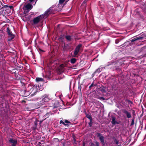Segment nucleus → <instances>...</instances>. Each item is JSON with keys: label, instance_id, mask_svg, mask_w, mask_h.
Wrapping results in <instances>:
<instances>
[{"label": "nucleus", "instance_id": "43", "mask_svg": "<svg viewBox=\"0 0 146 146\" xmlns=\"http://www.w3.org/2000/svg\"><path fill=\"white\" fill-rule=\"evenodd\" d=\"M8 7V6L7 5H4V6H3V7Z\"/></svg>", "mask_w": 146, "mask_h": 146}, {"label": "nucleus", "instance_id": "12", "mask_svg": "<svg viewBox=\"0 0 146 146\" xmlns=\"http://www.w3.org/2000/svg\"><path fill=\"white\" fill-rule=\"evenodd\" d=\"M104 137L103 136L100 137L99 138L100 140L103 145H105L104 141Z\"/></svg>", "mask_w": 146, "mask_h": 146}, {"label": "nucleus", "instance_id": "15", "mask_svg": "<svg viewBox=\"0 0 146 146\" xmlns=\"http://www.w3.org/2000/svg\"><path fill=\"white\" fill-rule=\"evenodd\" d=\"M6 31L7 32L8 35L9 36L12 35V32L10 30V29L9 27H8L6 29Z\"/></svg>", "mask_w": 146, "mask_h": 146}, {"label": "nucleus", "instance_id": "41", "mask_svg": "<svg viewBox=\"0 0 146 146\" xmlns=\"http://www.w3.org/2000/svg\"><path fill=\"white\" fill-rule=\"evenodd\" d=\"M8 7L10 9H12L13 8V6H8Z\"/></svg>", "mask_w": 146, "mask_h": 146}, {"label": "nucleus", "instance_id": "49", "mask_svg": "<svg viewBox=\"0 0 146 146\" xmlns=\"http://www.w3.org/2000/svg\"><path fill=\"white\" fill-rule=\"evenodd\" d=\"M44 120H41V121H40V123H41Z\"/></svg>", "mask_w": 146, "mask_h": 146}, {"label": "nucleus", "instance_id": "33", "mask_svg": "<svg viewBox=\"0 0 146 146\" xmlns=\"http://www.w3.org/2000/svg\"><path fill=\"white\" fill-rule=\"evenodd\" d=\"M59 67L61 68H63L64 67V64H61Z\"/></svg>", "mask_w": 146, "mask_h": 146}, {"label": "nucleus", "instance_id": "17", "mask_svg": "<svg viewBox=\"0 0 146 146\" xmlns=\"http://www.w3.org/2000/svg\"><path fill=\"white\" fill-rule=\"evenodd\" d=\"M102 68H99L98 69H97L94 72V74H96V73H100L102 71Z\"/></svg>", "mask_w": 146, "mask_h": 146}, {"label": "nucleus", "instance_id": "42", "mask_svg": "<svg viewBox=\"0 0 146 146\" xmlns=\"http://www.w3.org/2000/svg\"><path fill=\"white\" fill-rule=\"evenodd\" d=\"M62 146H65V143L64 142L63 143L62 142Z\"/></svg>", "mask_w": 146, "mask_h": 146}, {"label": "nucleus", "instance_id": "54", "mask_svg": "<svg viewBox=\"0 0 146 146\" xmlns=\"http://www.w3.org/2000/svg\"><path fill=\"white\" fill-rule=\"evenodd\" d=\"M92 145H94V144H93V143L92 144Z\"/></svg>", "mask_w": 146, "mask_h": 146}, {"label": "nucleus", "instance_id": "37", "mask_svg": "<svg viewBox=\"0 0 146 146\" xmlns=\"http://www.w3.org/2000/svg\"><path fill=\"white\" fill-rule=\"evenodd\" d=\"M132 113L133 115H135V110H133L132 111Z\"/></svg>", "mask_w": 146, "mask_h": 146}, {"label": "nucleus", "instance_id": "45", "mask_svg": "<svg viewBox=\"0 0 146 146\" xmlns=\"http://www.w3.org/2000/svg\"><path fill=\"white\" fill-rule=\"evenodd\" d=\"M63 39V38L62 37H61L59 38V40H60V39L62 40Z\"/></svg>", "mask_w": 146, "mask_h": 146}, {"label": "nucleus", "instance_id": "36", "mask_svg": "<svg viewBox=\"0 0 146 146\" xmlns=\"http://www.w3.org/2000/svg\"><path fill=\"white\" fill-rule=\"evenodd\" d=\"M19 69V70H22L23 69V66H18L17 67Z\"/></svg>", "mask_w": 146, "mask_h": 146}, {"label": "nucleus", "instance_id": "11", "mask_svg": "<svg viewBox=\"0 0 146 146\" xmlns=\"http://www.w3.org/2000/svg\"><path fill=\"white\" fill-rule=\"evenodd\" d=\"M33 7L32 5L30 4H28L25 6V7L28 10H30L32 9Z\"/></svg>", "mask_w": 146, "mask_h": 146}, {"label": "nucleus", "instance_id": "21", "mask_svg": "<svg viewBox=\"0 0 146 146\" xmlns=\"http://www.w3.org/2000/svg\"><path fill=\"white\" fill-rule=\"evenodd\" d=\"M100 90L103 93L106 92V91L104 89V87H103V88L100 87Z\"/></svg>", "mask_w": 146, "mask_h": 146}, {"label": "nucleus", "instance_id": "31", "mask_svg": "<svg viewBox=\"0 0 146 146\" xmlns=\"http://www.w3.org/2000/svg\"><path fill=\"white\" fill-rule=\"evenodd\" d=\"M97 136L98 137H100L103 136L102 135V134L101 133H97Z\"/></svg>", "mask_w": 146, "mask_h": 146}, {"label": "nucleus", "instance_id": "7", "mask_svg": "<svg viewBox=\"0 0 146 146\" xmlns=\"http://www.w3.org/2000/svg\"><path fill=\"white\" fill-rule=\"evenodd\" d=\"M122 112L125 115L127 118H130L131 117V113L125 109H123L122 110Z\"/></svg>", "mask_w": 146, "mask_h": 146}, {"label": "nucleus", "instance_id": "26", "mask_svg": "<svg viewBox=\"0 0 146 146\" xmlns=\"http://www.w3.org/2000/svg\"><path fill=\"white\" fill-rule=\"evenodd\" d=\"M114 141L116 145H118L119 144V141L117 139L115 138L114 140Z\"/></svg>", "mask_w": 146, "mask_h": 146}, {"label": "nucleus", "instance_id": "46", "mask_svg": "<svg viewBox=\"0 0 146 146\" xmlns=\"http://www.w3.org/2000/svg\"><path fill=\"white\" fill-rule=\"evenodd\" d=\"M143 57H146V53L144 54H143Z\"/></svg>", "mask_w": 146, "mask_h": 146}, {"label": "nucleus", "instance_id": "34", "mask_svg": "<svg viewBox=\"0 0 146 146\" xmlns=\"http://www.w3.org/2000/svg\"><path fill=\"white\" fill-rule=\"evenodd\" d=\"M140 127H141V129H142L143 127V122H140Z\"/></svg>", "mask_w": 146, "mask_h": 146}, {"label": "nucleus", "instance_id": "13", "mask_svg": "<svg viewBox=\"0 0 146 146\" xmlns=\"http://www.w3.org/2000/svg\"><path fill=\"white\" fill-rule=\"evenodd\" d=\"M86 115V117L88 119L90 120H92V118L91 116V114L90 113L87 114L86 113H85Z\"/></svg>", "mask_w": 146, "mask_h": 146}, {"label": "nucleus", "instance_id": "6", "mask_svg": "<svg viewBox=\"0 0 146 146\" xmlns=\"http://www.w3.org/2000/svg\"><path fill=\"white\" fill-rule=\"evenodd\" d=\"M145 37H146V36H144L143 35H142L141 36H139V37H137L133 38L131 40V42H133L135 41H138L140 40H142Z\"/></svg>", "mask_w": 146, "mask_h": 146}, {"label": "nucleus", "instance_id": "8", "mask_svg": "<svg viewBox=\"0 0 146 146\" xmlns=\"http://www.w3.org/2000/svg\"><path fill=\"white\" fill-rule=\"evenodd\" d=\"M71 49V46L69 44H64L63 48V51L65 52L70 49V51H71L72 50V49Z\"/></svg>", "mask_w": 146, "mask_h": 146}, {"label": "nucleus", "instance_id": "19", "mask_svg": "<svg viewBox=\"0 0 146 146\" xmlns=\"http://www.w3.org/2000/svg\"><path fill=\"white\" fill-rule=\"evenodd\" d=\"M76 59L75 58H73L70 60V62L72 64H74L76 62Z\"/></svg>", "mask_w": 146, "mask_h": 146}, {"label": "nucleus", "instance_id": "40", "mask_svg": "<svg viewBox=\"0 0 146 146\" xmlns=\"http://www.w3.org/2000/svg\"><path fill=\"white\" fill-rule=\"evenodd\" d=\"M57 103H58V105H59V103H58V102H57ZM58 106H59V105H58V106H55V104H54V107H53V108H57V107H58Z\"/></svg>", "mask_w": 146, "mask_h": 146}, {"label": "nucleus", "instance_id": "22", "mask_svg": "<svg viewBox=\"0 0 146 146\" xmlns=\"http://www.w3.org/2000/svg\"><path fill=\"white\" fill-rule=\"evenodd\" d=\"M115 62L114 61H111L110 62H108L106 65V66H109L110 65H111L112 64H113Z\"/></svg>", "mask_w": 146, "mask_h": 146}, {"label": "nucleus", "instance_id": "5", "mask_svg": "<svg viewBox=\"0 0 146 146\" xmlns=\"http://www.w3.org/2000/svg\"><path fill=\"white\" fill-rule=\"evenodd\" d=\"M53 11L52 9L50 8L48 9L47 11L45 12L44 15H42L44 16V17L46 18L48 17L49 14H51L53 12Z\"/></svg>", "mask_w": 146, "mask_h": 146}, {"label": "nucleus", "instance_id": "44", "mask_svg": "<svg viewBox=\"0 0 146 146\" xmlns=\"http://www.w3.org/2000/svg\"><path fill=\"white\" fill-rule=\"evenodd\" d=\"M100 99H102L103 100H104L105 99L103 97H101L100 98Z\"/></svg>", "mask_w": 146, "mask_h": 146}, {"label": "nucleus", "instance_id": "16", "mask_svg": "<svg viewBox=\"0 0 146 146\" xmlns=\"http://www.w3.org/2000/svg\"><path fill=\"white\" fill-rule=\"evenodd\" d=\"M9 36L8 38V40L9 41H11L12 39H13L15 37L14 35L13 34L10 35Z\"/></svg>", "mask_w": 146, "mask_h": 146}, {"label": "nucleus", "instance_id": "35", "mask_svg": "<svg viewBox=\"0 0 146 146\" xmlns=\"http://www.w3.org/2000/svg\"><path fill=\"white\" fill-rule=\"evenodd\" d=\"M65 1V0H59V3L60 4L64 2Z\"/></svg>", "mask_w": 146, "mask_h": 146}, {"label": "nucleus", "instance_id": "14", "mask_svg": "<svg viewBox=\"0 0 146 146\" xmlns=\"http://www.w3.org/2000/svg\"><path fill=\"white\" fill-rule=\"evenodd\" d=\"M52 113L50 112L46 113L44 116V117H46L44 119H45L46 118H48L49 116L50 115H52Z\"/></svg>", "mask_w": 146, "mask_h": 146}, {"label": "nucleus", "instance_id": "9", "mask_svg": "<svg viewBox=\"0 0 146 146\" xmlns=\"http://www.w3.org/2000/svg\"><path fill=\"white\" fill-rule=\"evenodd\" d=\"M9 141L10 143H13L12 146H16L17 143V141L13 139H10Z\"/></svg>", "mask_w": 146, "mask_h": 146}, {"label": "nucleus", "instance_id": "39", "mask_svg": "<svg viewBox=\"0 0 146 146\" xmlns=\"http://www.w3.org/2000/svg\"><path fill=\"white\" fill-rule=\"evenodd\" d=\"M95 143H96V146H99V143L97 141H96V142Z\"/></svg>", "mask_w": 146, "mask_h": 146}, {"label": "nucleus", "instance_id": "10", "mask_svg": "<svg viewBox=\"0 0 146 146\" xmlns=\"http://www.w3.org/2000/svg\"><path fill=\"white\" fill-rule=\"evenodd\" d=\"M112 118V121H111V123L113 125H115L116 124H119V123L117 121L115 120V117L114 116H112L111 117Z\"/></svg>", "mask_w": 146, "mask_h": 146}, {"label": "nucleus", "instance_id": "1", "mask_svg": "<svg viewBox=\"0 0 146 146\" xmlns=\"http://www.w3.org/2000/svg\"><path fill=\"white\" fill-rule=\"evenodd\" d=\"M37 86H36L34 85L33 86L32 85L30 84L28 85L26 90L21 91V92L22 96L27 97L31 93V96H34L35 93L37 92Z\"/></svg>", "mask_w": 146, "mask_h": 146}, {"label": "nucleus", "instance_id": "4", "mask_svg": "<svg viewBox=\"0 0 146 146\" xmlns=\"http://www.w3.org/2000/svg\"><path fill=\"white\" fill-rule=\"evenodd\" d=\"M82 46V44H79L76 46L74 51V54L73 56L74 57H76L77 56V55L80 52V49Z\"/></svg>", "mask_w": 146, "mask_h": 146}, {"label": "nucleus", "instance_id": "29", "mask_svg": "<svg viewBox=\"0 0 146 146\" xmlns=\"http://www.w3.org/2000/svg\"><path fill=\"white\" fill-rule=\"evenodd\" d=\"M94 86H96L95 85H94V83H92L91 84V85L90 86H89V90H91V88L92 87H93Z\"/></svg>", "mask_w": 146, "mask_h": 146}, {"label": "nucleus", "instance_id": "32", "mask_svg": "<svg viewBox=\"0 0 146 146\" xmlns=\"http://www.w3.org/2000/svg\"><path fill=\"white\" fill-rule=\"evenodd\" d=\"M37 127L36 126L33 127H31L32 130H35L36 129Z\"/></svg>", "mask_w": 146, "mask_h": 146}, {"label": "nucleus", "instance_id": "53", "mask_svg": "<svg viewBox=\"0 0 146 146\" xmlns=\"http://www.w3.org/2000/svg\"><path fill=\"white\" fill-rule=\"evenodd\" d=\"M146 129V126H145V129Z\"/></svg>", "mask_w": 146, "mask_h": 146}, {"label": "nucleus", "instance_id": "2", "mask_svg": "<svg viewBox=\"0 0 146 146\" xmlns=\"http://www.w3.org/2000/svg\"><path fill=\"white\" fill-rule=\"evenodd\" d=\"M42 100L38 103V104L40 105H42L49 101V99L48 95L45 94L42 97Z\"/></svg>", "mask_w": 146, "mask_h": 146}, {"label": "nucleus", "instance_id": "38", "mask_svg": "<svg viewBox=\"0 0 146 146\" xmlns=\"http://www.w3.org/2000/svg\"><path fill=\"white\" fill-rule=\"evenodd\" d=\"M119 40L116 39L115 40V43L117 44L118 43H119Z\"/></svg>", "mask_w": 146, "mask_h": 146}, {"label": "nucleus", "instance_id": "18", "mask_svg": "<svg viewBox=\"0 0 146 146\" xmlns=\"http://www.w3.org/2000/svg\"><path fill=\"white\" fill-rule=\"evenodd\" d=\"M35 80L36 82H39L40 81H43L44 80L42 78L37 77L36 78Z\"/></svg>", "mask_w": 146, "mask_h": 146}, {"label": "nucleus", "instance_id": "51", "mask_svg": "<svg viewBox=\"0 0 146 146\" xmlns=\"http://www.w3.org/2000/svg\"><path fill=\"white\" fill-rule=\"evenodd\" d=\"M142 35H144V36H146V35H145L144 34H143Z\"/></svg>", "mask_w": 146, "mask_h": 146}, {"label": "nucleus", "instance_id": "47", "mask_svg": "<svg viewBox=\"0 0 146 146\" xmlns=\"http://www.w3.org/2000/svg\"><path fill=\"white\" fill-rule=\"evenodd\" d=\"M35 0H29V1L30 2H32L33 1Z\"/></svg>", "mask_w": 146, "mask_h": 146}, {"label": "nucleus", "instance_id": "25", "mask_svg": "<svg viewBox=\"0 0 146 146\" xmlns=\"http://www.w3.org/2000/svg\"><path fill=\"white\" fill-rule=\"evenodd\" d=\"M65 124H69L68 125H69L71 124V123L69 121L67 120H66L65 121Z\"/></svg>", "mask_w": 146, "mask_h": 146}, {"label": "nucleus", "instance_id": "48", "mask_svg": "<svg viewBox=\"0 0 146 146\" xmlns=\"http://www.w3.org/2000/svg\"><path fill=\"white\" fill-rule=\"evenodd\" d=\"M39 50H40V51H42V52H44V51L43 50H41V49H40V48H39Z\"/></svg>", "mask_w": 146, "mask_h": 146}, {"label": "nucleus", "instance_id": "20", "mask_svg": "<svg viewBox=\"0 0 146 146\" xmlns=\"http://www.w3.org/2000/svg\"><path fill=\"white\" fill-rule=\"evenodd\" d=\"M66 38L68 40L70 41L71 39V36L70 35H67L65 36Z\"/></svg>", "mask_w": 146, "mask_h": 146}, {"label": "nucleus", "instance_id": "52", "mask_svg": "<svg viewBox=\"0 0 146 146\" xmlns=\"http://www.w3.org/2000/svg\"><path fill=\"white\" fill-rule=\"evenodd\" d=\"M1 3V5H2V6H3H3H4V5H3V3Z\"/></svg>", "mask_w": 146, "mask_h": 146}, {"label": "nucleus", "instance_id": "23", "mask_svg": "<svg viewBox=\"0 0 146 146\" xmlns=\"http://www.w3.org/2000/svg\"><path fill=\"white\" fill-rule=\"evenodd\" d=\"M125 100H126V101H127L128 103L129 104L132 105L133 104V102L132 101H130V100H129L128 99H126Z\"/></svg>", "mask_w": 146, "mask_h": 146}, {"label": "nucleus", "instance_id": "27", "mask_svg": "<svg viewBox=\"0 0 146 146\" xmlns=\"http://www.w3.org/2000/svg\"><path fill=\"white\" fill-rule=\"evenodd\" d=\"M60 124H62L63 125H64L65 126H66V125H68L69 124H65V123L63 122L62 120H61L60 121Z\"/></svg>", "mask_w": 146, "mask_h": 146}, {"label": "nucleus", "instance_id": "24", "mask_svg": "<svg viewBox=\"0 0 146 146\" xmlns=\"http://www.w3.org/2000/svg\"><path fill=\"white\" fill-rule=\"evenodd\" d=\"M134 124V119H131V121L130 124V126H132Z\"/></svg>", "mask_w": 146, "mask_h": 146}, {"label": "nucleus", "instance_id": "28", "mask_svg": "<svg viewBox=\"0 0 146 146\" xmlns=\"http://www.w3.org/2000/svg\"><path fill=\"white\" fill-rule=\"evenodd\" d=\"M92 120H90V122L89 123V125L90 127H91L92 126Z\"/></svg>", "mask_w": 146, "mask_h": 146}, {"label": "nucleus", "instance_id": "50", "mask_svg": "<svg viewBox=\"0 0 146 146\" xmlns=\"http://www.w3.org/2000/svg\"><path fill=\"white\" fill-rule=\"evenodd\" d=\"M82 146H85V144L84 143L83 144V145Z\"/></svg>", "mask_w": 146, "mask_h": 146}, {"label": "nucleus", "instance_id": "3", "mask_svg": "<svg viewBox=\"0 0 146 146\" xmlns=\"http://www.w3.org/2000/svg\"><path fill=\"white\" fill-rule=\"evenodd\" d=\"M44 18V16L42 15H40L34 18L33 20V25H36L40 21Z\"/></svg>", "mask_w": 146, "mask_h": 146}, {"label": "nucleus", "instance_id": "30", "mask_svg": "<svg viewBox=\"0 0 146 146\" xmlns=\"http://www.w3.org/2000/svg\"><path fill=\"white\" fill-rule=\"evenodd\" d=\"M37 120L36 119L34 122V125L35 126L37 127Z\"/></svg>", "mask_w": 146, "mask_h": 146}]
</instances>
